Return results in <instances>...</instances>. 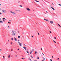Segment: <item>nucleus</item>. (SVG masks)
<instances>
[{
    "label": "nucleus",
    "instance_id": "26",
    "mask_svg": "<svg viewBox=\"0 0 61 61\" xmlns=\"http://www.w3.org/2000/svg\"><path fill=\"white\" fill-rule=\"evenodd\" d=\"M46 21H48V20H46Z\"/></svg>",
    "mask_w": 61,
    "mask_h": 61
},
{
    "label": "nucleus",
    "instance_id": "45",
    "mask_svg": "<svg viewBox=\"0 0 61 61\" xmlns=\"http://www.w3.org/2000/svg\"><path fill=\"white\" fill-rule=\"evenodd\" d=\"M57 59H58V60H59V59L58 58H57Z\"/></svg>",
    "mask_w": 61,
    "mask_h": 61
},
{
    "label": "nucleus",
    "instance_id": "57",
    "mask_svg": "<svg viewBox=\"0 0 61 61\" xmlns=\"http://www.w3.org/2000/svg\"><path fill=\"white\" fill-rule=\"evenodd\" d=\"M2 50V49H1L0 50V51H1Z\"/></svg>",
    "mask_w": 61,
    "mask_h": 61
},
{
    "label": "nucleus",
    "instance_id": "63",
    "mask_svg": "<svg viewBox=\"0 0 61 61\" xmlns=\"http://www.w3.org/2000/svg\"><path fill=\"white\" fill-rule=\"evenodd\" d=\"M8 42H9V40H8Z\"/></svg>",
    "mask_w": 61,
    "mask_h": 61
},
{
    "label": "nucleus",
    "instance_id": "15",
    "mask_svg": "<svg viewBox=\"0 0 61 61\" xmlns=\"http://www.w3.org/2000/svg\"><path fill=\"white\" fill-rule=\"evenodd\" d=\"M10 55H9L8 56V58H10Z\"/></svg>",
    "mask_w": 61,
    "mask_h": 61
},
{
    "label": "nucleus",
    "instance_id": "52",
    "mask_svg": "<svg viewBox=\"0 0 61 61\" xmlns=\"http://www.w3.org/2000/svg\"><path fill=\"white\" fill-rule=\"evenodd\" d=\"M22 59H24V58H22Z\"/></svg>",
    "mask_w": 61,
    "mask_h": 61
},
{
    "label": "nucleus",
    "instance_id": "24",
    "mask_svg": "<svg viewBox=\"0 0 61 61\" xmlns=\"http://www.w3.org/2000/svg\"><path fill=\"white\" fill-rule=\"evenodd\" d=\"M52 4L53 5H54V4H53V3H52Z\"/></svg>",
    "mask_w": 61,
    "mask_h": 61
},
{
    "label": "nucleus",
    "instance_id": "4",
    "mask_svg": "<svg viewBox=\"0 0 61 61\" xmlns=\"http://www.w3.org/2000/svg\"><path fill=\"white\" fill-rule=\"evenodd\" d=\"M50 23H51V24H52L53 23V21H52L51 20L50 21Z\"/></svg>",
    "mask_w": 61,
    "mask_h": 61
},
{
    "label": "nucleus",
    "instance_id": "7",
    "mask_svg": "<svg viewBox=\"0 0 61 61\" xmlns=\"http://www.w3.org/2000/svg\"><path fill=\"white\" fill-rule=\"evenodd\" d=\"M35 54L36 55H37V54H38V53L36 52V51H35Z\"/></svg>",
    "mask_w": 61,
    "mask_h": 61
},
{
    "label": "nucleus",
    "instance_id": "35",
    "mask_svg": "<svg viewBox=\"0 0 61 61\" xmlns=\"http://www.w3.org/2000/svg\"><path fill=\"white\" fill-rule=\"evenodd\" d=\"M50 60V61H52V60L51 59Z\"/></svg>",
    "mask_w": 61,
    "mask_h": 61
},
{
    "label": "nucleus",
    "instance_id": "39",
    "mask_svg": "<svg viewBox=\"0 0 61 61\" xmlns=\"http://www.w3.org/2000/svg\"><path fill=\"white\" fill-rule=\"evenodd\" d=\"M41 50H42V48H41Z\"/></svg>",
    "mask_w": 61,
    "mask_h": 61
},
{
    "label": "nucleus",
    "instance_id": "27",
    "mask_svg": "<svg viewBox=\"0 0 61 61\" xmlns=\"http://www.w3.org/2000/svg\"><path fill=\"white\" fill-rule=\"evenodd\" d=\"M20 7H22V5H20Z\"/></svg>",
    "mask_w": 61,
    "mask_h": 61
},
{
    "label": "nucleus",
    "instance_id": "17",
    "mask_svg": "<svg viewBox=\"0 0 61 61\" xmlns=\"http://www.w3.org/2000/svg\"><path fill=\"white\" fill-rule=\"evenodd\" d=\"M18 38H20V36H18Z\"/></svg>",
    "mask_w": 61,
    "mask_h": 61
},
{
    "label": "nucleus",
    "instance_id": "62",
    "mask_svg": "<svg viewBox=\"0 0 61 61\" xmlns=\"http://www.w3.org/2000/svg\"><path fill=\"white\" fill-rule=\"evenodd\" d=\"M1 18H0V20H1Z\"/></svg>",
    "mask_w": 61,
    "mask_h": 61
},
{
    "label": "nucleus",
    "instance_id": "55",
    "mask_svg": "<svg viewBox=\"0 0 61 61\" xmlns=\"http://www.w3.org/2000/svg\"><path fill=\"white\" fill-rule=\"evenodd\" d=\"M50 7H51V5H50Z\"/></svg>",
    "mask_w": 61,
    "mask_h": 61
},
{
    "label": "nucleus",
    "instance_id": "60",
    "mask_svg": "<svg viewBox=\"0 0 61 61\" xmlns=\"http://www.w3.org/2000/svg\"><path fill=\"white\" fill-rule=\"evenodd\" d=\"M59 26H60V27L61 26H60V25H59Z\"/></svg>",
    "mask_w": 61,
    "mask_h": 61
},
{
    "label": "nucleus",
    "instance_id": "33",
    "mask_svg": "<svg viewBox=\"0 0 61 61\" xmlns=\"http://www.w3.org/2000/svg\"><path fill=\"white\" fill-rule=\"evenodd\" d=\"M49 32H50V33H51H51H52V32L50 31Z\"/></svg>",
    "mask_w": 61,
    "mask_h": 61
},
{
    "label": "nucleus",
    "instance_id": "20",
    "mask_svg": "<svg viewBox=\"0 0 61 61\" xmlns=\"http://www.w3.org/2000/svg\"><path fill=\"white\" fill-rule=\"evenodd\" d=\"M11 40H14V39H13V38H11Z\"/></svg>",
    "mask_w": 61,
    "mask_h": 61
},
{
    "label": "nucleus",
    "instance_id": "28",
    "mask_svg": "<svg viewBox=\"0 0 61 61\" xmlns=\"http://www.w3.org/2000/svg\"><path fill=\"white\" fill-rule=\"evenodd\" d=\"M3 57L4 58V59H5V56H3Z\"/></svg>",
    "mask_w": 61,
    "mask_h": 61
},
{
    "label": "nucleus",
    "instance_id": "3",
    "mask_svg": "<svg viewBox=\"0 0 61 61\" xmlns=\"http://www.w3.org/2000/svg\"><path fill=\"white\" fill-rule=\"evenodd\" d=\"M10 12L12 14H16V13H15L14 12H13L12 11H10Z\"/></svg>",
    "mask_w": 61,
    "mask_h": 61
},
{
    "label": "nucleus",
    "instance_id": "19",
    "mask_svg": "<svg viewBox=\"0 0 61 61\" xmlns=\"http://www.w3.org/2000/svg\"><path fill=\"white\" fill-rule=\"evenodd\" d=\"M53 42H54V43H56V41H53Z\"/></svg>",
    "mask_w": 61,
    "mask_h": 61
},
{
    "label": "nucleus",
    "instance_id": "50",
    "mask_svg": "<svg viewBox=\"0 0 61 61\" xmlns=\"http://www.w3.org/2000/svg\"><path fill=\"white\" fill-rule=\"evenodd\" d=\"M0 10H1V8H0Z\"/></svg>",
    "mask_w": 61,
    "mask_h": 61
},
{
    "label": "nucleus",
    "instance_id": "36",
    "mask_svg": "<svg viewBox=\"0 0 61 61\" xmlns=\"http://www.w3.org/2000/svg\"><path fill=\"white\" fill-rule=\"evenodd\" d=\"M12 32H14V31H13V30H12Z\"/></svg>",
    "mask_w": 61,
    "mask_h": 61
},
{
    "label": "nucleus",
    "instance_id": "30",
    "mask_svg": "<svg viewBox=\"0 0 61 61\" xmlns=\"http://www.w3.org/2000/svg\"><path fill=\"white\" fill-rule=\"evenodd\" d=\"M58 5H60V6H61V4H59Z\"/></svg>",
    "mask_w": 61,
    "mask_h": 61
},
{
    "label": "nucleus",
    "instance_id": "43",
    "mask_svg": "<svg viewBox=\"0 0 61 61\" xmlns=\"http://www.w3.org/2000/svg\"><path fill=\"white\" fill-rule=\"evenodd\" d=\"M30 61H32V60L31 59H30Z\"/></svg>",
    "mask_w": 61,
    "mask_h": 61
},
{
    "label": "nucleus",
    "instance_id": "32",
    "mask_svg": "<svg viewBox=\"0 0 61 61\" xmlns=\"http://www.w3.org/2000/svg\"><path fill=\"white\" fill-rule=\"evenodd\" d=\"M46 19L44 18V20H46Z\"/></svg>",
    "mask_w": 61,
    "mask_h": 61
},
{
    "label": "nucleus",
    "instance_id": "2",
    "mask_svg": "<svg viewBox=\"0 0 61 61\" xmlns=\"http://www.w3.org/2000/svg\"><path fill=\"white\" fill-rule=\"evenodd\" d=\"M2 11L3 12V13H5V12H6V10H3Z\"/></svg>",
    "mask_w": 61,
    "mask_h": 61
},
{
    "label": "nucleus",
    "instance_id": "42",
    "mask_svg": "<svg viewBox=\"0 0 61 61\" xmlns=\"http://www.w3.org/2000/svg\"><path fill=\"white\" fill-rule=\"evenodd\" d=\"M18 43H19V44H20V42H19Z\"/></svg>",
    "mask_w": 61,
    "mask_h": 61
},
{
    "label": "nucleus",
    "instance_id": "16",
    "mask_svg": "<svg viewBox=\"0 0 61 61\" xmlns=\"http://www.w3.org/2000/svg\"><path fill=\"white\" fill-rule=\"evenodd\" d=\"M35 0L37 2H39V1H38L36 0Z\"/></svg>",
    "mask_w": 61,
    "mask_h": 61
},
{
    "label": "nucleus",
    "instance_id": "11",
    "mask_svg": "<svg viewBox=\"0 0 61 61\" xmlns=\"http://www.w3.org/2000/svg\"><path fill=\"white\" fill-rule=\"evenodd\" d=\"M0 23H3V22L1 21V20H0Z\"/></svg>",
    "mask_w": 61,
    "mask_h": 61
},
{
    "label": "nucleus",
    "instance_id": "44",
    "mask_svg": "<svg viewBox=\"0 0 61 61\" xmlns=\"http://www.w3.org/2000/svg\"><path fill=\"white\" fill-rule=\"evenodd\" d=\"M51 8H52V9H53V7H51Z\"/></svg>",
    "mask_w": 61,
    "mask_h": 61
},
{
    "label": "nucleus",
    "instance_id": "53",
    "mask_svg": "<svg viewBox=\"0 0 61 61\" xmlns=\"http://www.w3.org/2000/svg\"><path fill=\"white\" fill-rule=\"evenodd\" d=\"M3 21H4V22H5V20H3Z\"/></svg>",
    "mask_w": 61,
    "mask_h": 61
},
{
    "label": "nucleus",
    "instance_id": "41",
    "mask_svg": "<svg viewBox=\"0 0 61 61\" xmlns=\"http://www.w3.org/2000/svg\"><path fill=\"white\" fill-rule=\"evenodd\" d=\"M8 23H9H9H10V22H8Z\"/></svg>",
    "mask_w": 61,
    "mask_h": 61
},
{
    "label": "nucleus",
    "instance_id": "5",
    "mask_svg": "<svg viewBox=\"0 0 61 61\" xmlns=\"http://www.w3.org/2000/svg\"><path fill=\"white\" fill-rule=\"evenodd\" d=\"M26 9L27 10H28V11H30V9L28 8H27Z\"/></svg>",
    "mask_w": 61,
    "mask_h": 61
},
{
    "label": "nucleus",
    "instance_id": "37",
    "mask_svg": "<svg viewBox=\"0 0 61 61\" xmlns=\"http://www.w3.org/2000/svg\"><path fill=\"white\" fill-rule=\"evenodd\" d=\"M1 14H2V13L1 12L0 13V15H1Z\"/></svg>",
    "mask_w": 61,
    "mask_h": 61
},
{
    "label": "nucleus",
    "instance_id": "22",
    "mask_svg": "<svg viewBox=\"0 0 61 61\" xmlns=\"http://www.w3.org/2000/svg\"><path fill=\"white\" fill-rule=\"evenodd\" d=\"M2 19H3V20H5V18H3Z\"/></svg>",
    "mask_w": 61,
    "mask_h": 61
},
{
    "label": "nucleus",
    "instance_id": "13",
    "mask_svg": "<svg viewBox=\"0 0 61 61\" xmlns=\"http://www.w3.org/2000/svg\"><path fill=\"white\" fill-rule=\"evenodd\" d=\"M30 57H31V58H33V56H32V55L30 56Z\"/></svg>",
    "mask_w": 61,
    "mask_h": 61
},
{
    "label": "nucleus",
    "instance_id": "58",
    "mask_svg": "<svg viewBox=\"0 0 61 61\" xmlns=\"http://www.w3.org/2000/svg\"><path fill=\"white\" fill-rule=\"evenodd\" d=\"M46 13H48V12H47V11H46Z\"/></svg>",
    "mask_w": 61,
    "mask_h": 61
},
{
    "label": "nucleus",
    "instance_id": "51",
    "mask_svg": "<svg viewBox=\"0 0 61 61\" xmlns=\"http://www.w3.org/2000/svg\"><path fill=\"white\" fill-rule=\"evenodd\" d=\"M15 30L16 31V30H17H17Z\"/></svg>",
    "mask_w": 61,
    "mask_h": 61
},
{
    "label": "nucleus",
    "instance_id": "23",
    "mask_svg": "<svg viewBox=\"0 0 61 61\" xmlns=\"http://www.w3.org/2000/svg\"><path fill=\"white\" fill-rule=\"evenodd\" d=\"M34 51V49H32V50L31 51H32V52H33V51Z\"/></svg>",
    "mask_w": 61,
    "mask_h": 61
},
{
    "label": "nucleus",
    "instance_id": "46",
    "mask_svg": "<svg viewBox=\"0 0 61 61\" xmlns=\"http://www.w3.org/2000/svg\"><path fill=\"white\" fill-rule=\"evenodd\" d=\"M38 35H39V33H38Z\"/></svg>",
    "mask_w": 61,
    "mask_h": 61
},
{
    "label": "nucleus",
    "instance_id": "14",
    "mask_svg": "<svg viewBox=\"0 0 61 61\" xmlns=\"http://www.w3.org/2000/svg\"><path fill=\"white\" fill-rule=\"evenodd\" d=\"M32 52H33V51H31L30 52V54H32Z\"/></svg>",
    "mask_w": 61,
    "mask_h": 61
},
{
    "label": "nucleus",
    "instance_id": "25",
    "mask_svg": "<svg viewBox=\"0 0 61 61\" xmlns=\"http://www.w3.org/2000/svg\"><path fill=\"white\" fill-rule=\"evenodd\" d=\"M9 22H11V20H9Z\"/></svg>",
    "mask_w": 61,
    "mask_h": 61
},
{
    "label": "nucleus",
    "instance_id": "12",
    "mask_svg": "<svg viewBox=\"0 0 61 61\" xmlns=\"http://www.w3.org/2000/svg\"><path fill=\"white\" fill-rule=\"evenodd\" d=\"M42 58L44 60H45V59L44 57H42Z\"/></svg>",
    "mask_w": 61,
    "mask_h": 61
},
{
    "label": "nucleus",
    "instance_id": "18",
    "mask_svg": "<svg viewBox=\"0 0 61 61\" xmlns=\"http://www.w3.org/2000/svg\"><path fill=\"white\" fill-rule=\"evenodd\" d=\"M39 59V57H38V56H37V59Z\"/></svg>",
    "mask_w": 61,
    "mask_h": 61
},
{
    "label": "nucleus",
    "instance_id": "49",
    "mask_svg": "<svg viewBox=\"0 0 61 61\" xmlns=\"http://www.w3.org/2000/svg\"><path fill=\"white\" fill-rule=\"evenodd\" d=\"M43 54V55H44V54L43 53H42Z\"/></svg>",
    "mask_w": 61,
    "mask_h": 61
},
{
    "label": "nucleus",
    "instance_id": "64",
    "mask_svg": "<svg viewBox=\"0 0 61 61\" xmlns=\"http://www.w3.org/2000/svg\"><path fill=\"white\" fill-rule=\"evenodd\" d=\"M18 50H19V49H18Z\"/></svg>",
    "mask_w": 61,
    "mask_h": 61
},
{
    "label": "nucleus",
    "instance_id": "48",
    "mask_svg": "<svg viewBox=\"0 0 61 61\" xmlns=\"http://www.w3.org/2000/svg\"><path fill=\"white\" fill-rule=\"evenodd\" d=\"M8 27H9V26H8Z\"/></svg>",
    "mask_w": 61,
    "mask_h": 61
},
{
    "label": "nucleus",
    "instance_id": "31",
    "mask_svg": "<svg viewBox=\"0 0 61 61\" xmlns=\"http://www.w3.org/2000/svg\"><path fill=\"white\" fill-rule=\"evenodd\" d=\"M52 9H53V10H55V9H54V8H53Z\"/></svg>",
    "mask_w": 61,
    "mask_h": 61
},
{
    "label": "nucleus",
    "instance_id": "29",
    "mask_svg": "<svg viewBox=\"0 0 61 61\" xmlns=\"http://www.w3.org/2000/svg\"><path fill=\"white\" fill-rule=\"evenodd\" d=\"M54 39H56V37H54Z\"/></svg>",
    "mask_w": 61,
    "mask_h": 61
},
{
    "label": "nucleus",
    "instance_id": "40",
    "mask_svg": "<svg viewBox=\"0 0 61 61\" xmlns=\"http://www.w3.org/2000/svg\"><path fill=\"white\" fill-rule=\"evenodd\" d=\"M34 61H37V60H34Z\"/></svg>",
    "mask_w": 61,
    "mask_h": 61
},
{
    "label": "nucleus",
    "instance_id": "1",
    "mask_svg": "<svg viewBox=\"0 0 61 61\" xmlns=\"http://www.w3.org/2000/svg\"><path fill=\"white\" fill-rule=\"evenodd\" d=\"M16 32L15 31H14L12 33V35L13 36H15V35H16Z\"/></svg>",
    "mask_w": 61,
    "mask_h": 61
},
{
    "label": "nucleus",
    "instance_id": "21",
    "mask_svg": "<svg viewBox=\"0 0 61 61\" xmlns=\"http://www.w3.org/2000/svg\"><path fill=\"white\" fill-rule=\"evenodd\" d=\"M26 52L27 53H28H28H29V52L28 51H26Z\"/></svg>",
    "mask_w": 61,
    "mask_h": 61
},
{
    "label": "nucleus",
    "instance_id": "10",
    "mask_svg": "<svg viewBox=\"0 0 61 61\" xmlns=\"http://www.w3.org/2000/svg\"><path fill=\"white\" fill-rule=\"evenodd\" d=\"M19 44L20 45V46H22V43H20Z\"/></svg>",
    "mask_w": 61,
    "mask_h": 61
},
{
    "label": "nucleus",
    "instance_id": "47",
    "mask_svg": "<svg viewBox=\"0 0 61 61\" xmlns=\"http://www.w3.org/2000/svg\"><path fill=\"white\" fill-rule=\"evenodd\" d=\"M52 58H54V57H53V56H52Z\"/></svg>",
    "mask_w": 61,
    "mask_h": 61
},
{
    "label": "nucleus",
    "instance_id": "6",
    "mask_svg": "<svg viewBox=\"0 0 61 61\" xmlns=\"http://www.w3.org/2000/svg\"><path fill=\"white\" fill-rule=\"evenodd\" d=\"M23 48H24L25 49V50H26V47H25V46L23 47Z\"/></svg>",
    "mask_w": 61,
    "mask_h": 61
},
{
    "label": "nucleus",
    "instance_id": "56",
    "mask_svg": "<svg viewBox=\"0 0 61 61\" xmlns=\"http://www.w3.org/2000/svg\"><path fill=\"white\" fill-rule=\"evenodd\" d=\"M58 25H59H59H59V24H58Z\"/></svg>",
    "mask_w": 61,
    "mask_h": 61
},
{
    "label": "nucleus",
    "instance_id": "9",
    "mask_svg": "<svg viewBox=\"0 0 61 61\" xmlns=\"http://www.w3.org/2000/svg\"><path fill=\"white\" fill-rule=\"evenodd\" d=\"M14 38L15 40L16 41V40H17V39H16V38H15V37H14Z\"/></svg>",
    "mask_w": 61,
    "mask_h": 61
},
{
    "label": "nucleus",
    "instance_id": "8",
    "mask_svg": "<svg viewBox=\"0 0 61 61\" xmlns=\"http://www.w3.org/2000/svg\"><path fill=\"white\" fill-rule=\"evenodd\" d=\"M17 12H18L19 11H20V10H15Z\"/></svg>",
    "mask_w": 61,
    "mask_h": 61
},
{
    "label": "nucleus",
    "instance_id": "38",
    "mask_svg": "<svg viewBox=\"0 0 61 61\" xmlns=\"http://www.w3.org/2000/svg\"><path fill=\"white\" fill-rule=\"evenodd\" d=\"M19 40H18V42H19Z\"/></svg>",
    "mask_w": 61,
    "mask_h": 61
},
{
    "label": "nucleus",
    "instance_id": "59",
    "mask_svg": "<svg viewBox=\"0 0 61 61\" xmlns=\"http://www.w3.org/2000/svg\"><path fill=\"white\" fill-rule=\"evenodd\" d=\"M42 61H44V60H42Z\"/></svg>",
    "mask_w": 61,
    "mask_h": 61
},
{
    "label": "nucleus",
    "instance_id": "54",
    "mask_svg": "<svg viewBox=\"0 0 61 61\" xmlns=\"http://www.w3.org/2000/svg\"><path fill=\"white\" fill-rule=\"evenodd\" d=\"M32 37H33V36H31Z\"/></svg>",
    "mask_w": 61,
    "mask_h": 61
},
{
    "label": "nucleus",
    "instance_id": "34",
    "mask_svg": "<svg viewBox=\"0 0 61 61\" xmlns=\"http://www.w3.org/2000/svg\"><path fill=\"white\" fill-rule=\"evenodd\" d=\"M13 51V50H12V49H11V51Z\"/></svg>",
    "mask_w": 61,
    "mask_h": 61
},
{
    "label": "nucleus",
    "instance_id": "61",
    "mask_svg": "<svg viewBox=\"0 0 61 61\" xmlns=\"http://www.w3.org/2000/svg\"><path fill=\"white\" fill-rule=\"evenodd\" d=\"M10 43H11V44H12V42H11Z\"/></svg>",
    "mask_w": 61,
    "mask_h": 61
}]
</instances>
